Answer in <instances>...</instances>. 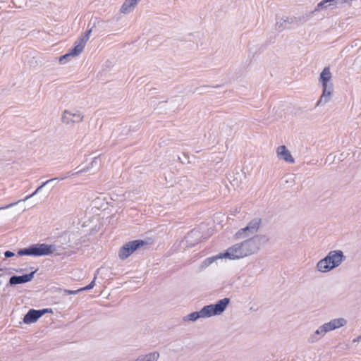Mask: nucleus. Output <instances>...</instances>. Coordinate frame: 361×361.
Segmentation results:
<instances>
[{"label": "nucleus", "mask_w": 361, "mask_h": 361, "mask_svg": "<svg viewBox=\"0 0 361 361\" xmlns=\"http://www.w3.org/2000/svg\"><path fill=\"white\" fill-rule=\"evenodd\" d=\"M8 207H9V206H6V207H1V208H0V209H6V208H8Z\"/></svg>", "instance_id": "nucleus-21"}, {"label": "nucleus", "mask_w": 361, "mask_h": 361, "mask_svg": "<svg viewBox=\"0 0 361 361\" xmlns=\"http://www.w3.org/2000/svg\"><path fill=\"white\" fill-rule=\"evenodd\" d=\"M13 255H14V253H13V252H11V251H6V252H5V256H6V257H13Z\"/></svg>", "instance_id": "nucleus-19"}, {"label": "nucleus", "mask_w": 361, "mask_h": 361, "mask_svg": "<svg viewBox=\"0 0 361 361\" xmlns=\"http://www.w3.org/2000/svg\"><path fill=\"white\" fill-rule=\"evenodd\" d=\"M65 291H66L68 294H69V295H72V294H76V293H78L80 292L81 290H79V289H78V290H66Z\"/></svg>", "instance_id": "nucleus-18"}, {"label": "nucleus", "mask_w": 361, "mask_h": 361, "mask_svg": "<svg viewBox=\"0 0 361 361\" xmlns=\"http://www.w3.org/2000/svg\"><path fill=\"white\" fill-rule=\"evenodd\" d=\"M332 78L329 67H326L322 71L319 77V82L323 87L322 94L318 102V104L322 102H326L333 91V84L331 82Z\"/></svg>", "instance_id": "nucleus-4"}, {"label": "nucleus", "mask_w": 361, "mask_h": 361, "mask_svg": "<svg viewBox=\"0 0 361 361\" xmlns=\"http://www.w3.org/2000/svg\"><path fill=\"white\" fill-rule=\"evenodd\" d=\"M259 224H260L259 219L250 222L249 224L247 225V226L240 229V231H238L236 233V234H235L236 238L239 239V238H245L246 236L245 235V233L247 231H250L252 233H256L259 227Z\"/></svg>", "instance_id": "nucleus-9"}, {"label": "nucleus", "mask_w": 361, "mask_h": 361, "mask_svg": "<svg viewBox=\"0 0 361 361\" xmlns=\"http://www.w3.org/2000/svg\"><path fill=\"white\" fill-rule=\"evenodd\" d=\"M343 257L341 251H331L325 258L318 262L317 268L320 271L327 272L338 266L342 262Z\"/></svg>", "instance_id": "nucleus-3"}, {"label": "nucleus", "mask_w": 361, "mask_h": 361, "mask_svg": "<svg viewBox=\"0 0 361 361\" xmlns=\"http://www.w3.org/2000/svg\"><path fill=\"white\" fill-rule=\"evenodd\" d=\"M159 353L157 352L149 353L147 355L144 359V361H156L159 358Z\"/></svg>", "instance_id": "nucleus-15"}, {"label": "nucleus", "mask_w": 361, "mask_h": 361, "mask_svg": "<svg viewBox=\"0 0 361 361\" xmlns=\"http://www.w3.org/2000/svg\"><path fill=\"white\" fill-rule=\"evenodd\" d=\"M138 0H126L123 6H121V11L123 13H126L129 11L131 7H134Z\"/></svg>", "instance_id": "nucleus-14"}, {"label": "nucleus", "mask_w": 361, "mask_h": 361, "mask_svg": "<svg viewBox=\"0 0 361 361\" xmlns=\"http://www.w3.org/2000/svg\"><path fill=\"white\" fill-rule=\"evenodd\" d=\"M95 279H96V277H94V280L89 285H87L85 287L80 288L79 290L83 291V290L92 289L95 285V283H94Z\"/></svg>", "instance_id": "nucleus-16"}, {"label": "nucleus", "mask_w": 361, "mask_h": 361, "mask_svg": "<svg viewBox=\"0 0 361 361\" xmlns=\"http://www.w3.org/2000/svg\"><path fill=\"white\" fill-rule=\"evenodd\" d=\"M276 152L278 156L283 159L285 161L288 163L294 162V159L291 156L290 152L286 149V146H279L277 148Z\"/></svg>", "instance_id": "nucleus-13"}, {"label": "nucleus", "mask_w": 361, "mask_h": 361, "mask_svg": "<svg viewBox=\"0 0 361 361\" xmlns=\"http://www.w3.org/2000/svg\"><path fill=\"white\" fill-rule=\"evenodd\" d=\"M92 32V30H89L86 34L84 35V36H82L81 37H80V39H84L85 38L87 37V42L88 41L89 38H90V33Z\"/></svg>", "instance_id": "nucleus-17"}, {"label": "nucleus", "mask_w": 361, "mask_h": 361, "mask_svg": "<svg viewBox=\"0 0 361 361\" xmlns=\"http://www.w3.org/2000/svg\"><path fill=\"white\" fill-rule=\"evenodd\" d=\"M42 314L43 312L42 311L30 310L25 315L23 318V322L25 324H31L35 322L42 315Z\"/></svg>", "instance_id": "nucleus-11"}, {"label": "nucleus", "mask_w": 361, "mask_h": 361, "mask_svg": "<svg viewBox=\"0 0 361 361\" xmlns=\"http://www.w3.org/2000/svg\"><path fill=\"white\" fill-rule=\"evenodd\" d=\"M87 42V37L84 39H80V38L75 43V46L73 49H71L69 52L59 58V62L63 63V61L68 58L69 56H76L79 55L84 49L85 44Z\"/></svg>", "instance_id": "nucleus-8"}, {"label": "nucleus", "mask_w": 361, "mask_h": 361, "mask_svg": "<svg viewBox=\"0 0 361 361\" xmlns=\"http://www.w3.org/2000/svg\"><path fill=\"white\" fill-rule=\"evenodd\" d=\"M33 275H34V272H31L30 274H25L23 276H14L10 279L9 283L11 285H16V284L26 283V282L30 281L32 279Z\"/></svg>", "instance_id": "nucleus-12"}, {"label": "nucleus", "mask_w": 361, "mask_h": 361, "mask_svg": "<svg viewBox=\"0 0 361 361\" xmlns=\"http://www.w3.org/2000/svg\"><path fill=\"white\" fill-rule=\"evenodd\" d=\"M258 247L252 240H245L237 243L228 248L224 252L219 253L205 260L208 264L219 259H228L230 260L238 259L253 254Z\"/></svg>", "instance_id": "nucleus-1"}, {"label": "nucleus", "mask_w": 361, "mask_h": 361, "mask_svg": "<svg viewBox=\"0 0 361 361\" xmlns=\"http://www.w3.org/2000/svg\"><path fill=\"white\" fill-rule=\"evenodd\" d=\"M229 303L228 298L220 300L215 305H209L204 307L200 312H195L189 314V319L195 321L199 317H209L216 314H220L226 308Z\"/></svg>", "instance_id": "nucleus-2"}, {"label": "nucleus", "mask_w": 361, "mask_h": 361, "mask_svg": "<svg viewBox=\"0 0 361 361\" xmlns=\"http://www.w3.org/2000/svg\"><path fill=\"white\" fill-rule=\"evenodd\" d=\"M146 243L142 240H136L130 241L126 243L121 247L118 252V257L121 259L123 260L128 258L133 254L137 249L145 245Z\"/></svg>", "instance_id": "nucleus-6"}, {"label": "nucleus", "mask_w": 361, "mask_h": 361, "mask_svg": "<svg viewBox=\"0 0 361 361\" xmlns=\"http://www.w3.org/2000/svg\"><path fill=\"white\" fill-rule=\"evenodd\" d=\"M83 116L79 112L71 113L68 111H65L62 117L63 121L66 123H78L82 121Z\"/></svg>", "instance_id": "nucleus-10"}, {"label": "nucleus", "mask_w": 361, "mask_h": 361, "mask_svg": "<svg viewBox=\"0 0 361 361\" xmlns=\"http://www.w3.org/2000/svg\"><path fill=\"white\" fill-rule=\"evenodd\" d=\"M55 246L47 244H35L28 248L20 250L18 254L23 255L43 256L52 254L55 251Z\"/></svg>", "instance_id": "nucleus-5"}, {"label": "nucleus", "mask_w": 361, "mask_h": 361, "mask_svg": "<svg viewBox=\"0 0 361 361\" xmlns=\"http://www.w3.org/2000/svg\"><path fill=\"white\" fill-rule=\"evenodd\" d=\"M50 180H47V182H45L42 186H40L39 188H38V189L35 191V192L32 194V195H35V193H37V192L38 191L39 189H40L43 185H44L46 183H47L48 182H49Z\"/></svg>", "instance_id": "nucleus-20"}, {"label": "nucleus", "mask_w": 361, "mask_h": 361, "mask_svg": "<svg viewBox=\"0 0 361 361\" xmlns=\"http://www.w3.org/2000/svg\"><path fill=\"white\" fill-rule=\"evenodd\" d=\"M345 324L346 321L343 318L335 319L320 326L319 329L316 331V334H324L328 331L343 326L345 325Z\"/></svg>", "instance_id": "nucleus-7"}]
</instances>
